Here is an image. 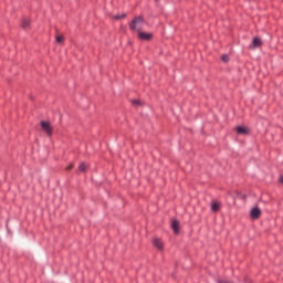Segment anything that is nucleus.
Returning a JSON list of instances; mask_svg holds the SVG:
<instances>
[{
  "mask_svg": "<svg viewBox=\"0 0 283 283\" xmlns=\"http://www.w3.org/2000/svg\"><path fill=\"white\" fill-rule=\"evenodd\" d=\"M280 182H282V184H283V177H280Z\"/></svg>",
  "mask_w": 283,
  "mask_h": 283,
  "instance_id": "17",
  "label": "nucleus"
},
{
  "mask_svg": "<svg viewBox=\"0 0 283 283\" xmlns=\"http://www.w3.org/2000/svg\"><path fill=\"white\" fill-rule=\"evenodd\" d=\"M260 46H262V39L254 38L251 45L252 50H255V48H260Z\"/></svg>",
  "mask_w": 283,
  "mask_h": 283,
  "instance_id": "8",
  "label": "nucleus"
},
{
  "mask_svg": "<svg viewBox=\"0 0 283 283\" xmlns=\"http://www.w3.org/2000/svg\"><path fill=\"white\" fill-rule=\"evenodd\" d=\"M153 244L155 248H157L158 251H163L164 247H165V243H163V240L158 239V238H155L153 240Z\"/></svg>",
  "mask_w": 283,
  "mask_h": 283,
  "instance_id": "5",
  "label": "nucleus"
},
{
  "mask_svg": "<svg viewBox=\"0 0 283 283\" xmlns=\"http://www.w3.org/2000/svg\"><path fill=\"white\" fill-rule=\"evenodd\" d=\"M21 27L23 30H29L30 29V19H28V18L22 19Z\"/></svg>",
  "mask_w": 283,
  "mask_h": 283,
  "instance_id": "9",
  "label": "nucleus"
},
{
  "mask_svg": "<svg viewBox=\"0 0 283 283\" xmlns=\"http://www.w3.org/2000/svg\"><path fill=\"white\" fill-rule=\"evenodd\" d=\"M114 19L115 20H118V19H125V14H117V15H114Z\"/></svg>",
  "mask_w": 283,
  "mask_h": 283,
  "instance_id": "14",
  "label": "nucleus"
},
{
  "mask_svg": "<svg viewBox=\"0 0 283 283\" xmlns=\"http://www.w3.org/2000/svg\"><path fill=\"white\" fill-rule=\"evenodd\" d=\"M41 127L48 136H52V126L50 125V122H43L42 120L41 122Z\"/></svg>",
  "mask_w": 283,
  "mask_h": 283,
  "instance_id": "2",
  "label": "nucleus"
},
{
  "mask_svg": "<svg viewBox=\"0 0 283 283\" xmlns=\"http://www.w3.org/2000/svg\"><path fill=\"white\" fill-rule=\"evenodd\" d=\"M171 229L176 234L180 233V222H178V220H174L171 222Z\"/></svg>",
  "mask_w": 283,
  "mask_h": 283,
  "instance_id": "7",
  "label": "nucleus"
},
{
  "mask_svg": "<svg viewBox=\"0 0 283 283\" xmlns=\"http://www.w3.org/2000/svg\"><path fill=\"white\" fill-rule=\"evenodd\" d=\"M71 169H74V165H73V164H70V165L66 167V171H71Z\"/></svg>",
  "mask_w": 283,
  "mask_h": 283,
  "instance_id": "16",
  "label": "nucleus"
},
{
  "mask_svg": "<svg viewBox=\"0 0 283 283\" xmlns=\"http://www.w3.org/2000/svg\"><path fill=\"white\" fill-rule=\"evenodd\" d=\"M78 170L83 172L87 171V164L85 163L80 164Z\"/></svg>",
  "mask_w": 283,
  "mask_h": 283,
  "instance_id": "11",
  "label": "nucleus"
},
{
  "mask_svg": "<svg viewBox=\"0 0 283 283\" xmlns=\"http://www.w3.org/2000/svg\"><path fill=\"white\" fill-rule=\"evenodd\" d=\"M138 39H140L142 41H151V39H154V34L139 31Z\"/></svg>",
  "mask_w": 283,
  "mask_h": 283,
  "instance_id": "3",
  "label": "nucleus"
},
{
  "mask_svg": "<svg viewBox=\"0 0 283 283\" xmlns=\"http://www.w3.org/2000/svg\"><path fill=\"white\" fill-rule=\"evenodd\" d=\"M211 211H213L214 213L216 212H218V211H220V203H218V202H212V205H211Z\"/></svg>",
  "mask_w": 283,
  "mask_h": 283,
  "instance_id": "10",
  "label": "nucleus"
},
{
  "mask_svg": "<svg viewBox=\"0 0 283 283\" xmlns=\"http://www.w3.org/2000/svg\"><path fill=\"white\" fill-rule=\"evenodd\" d=\"M140 99H133V105H140Z\"/></svg>",
  "mask_w": 283,
  "mask_h": 283,
  "instance_id": "15",
  "label": "nucleus"
},
{
  "mask_svg": "<svg viewBox=\"0 0 283 283\" xmlns=\"http://www.w3.org/2000/svg\"><path fill=\"white\" fill-rule=\"evenodd\" d=\"M221 61H223V63H229V55H222Z\"/></svg>",
  "mask_w": 283,
  "mask_h": 283,
  "instance_id": "13",
  "label": "nucleus"
},
{
  "mask_svg": "<svg viewBox=\"0 0 283 283\" xmlns=\"http://www.w3.org/2000/svg\"><path fill=\"white\" fill-rule=\"evenodd\" d=\"M250 216L252 218V220H258V218H260V216H262V210H260V208L254 207L251 209Z\"/></svg>",
  "mask_w": 283,
  "mask_h": 283,
  "instance_id": "4",
  "label": "nucleus"
},
{
  "mask_svg": "<svg viewBox=\"0 0 283 283\" xmlns=\"http://www.w3.org/2000/svg\"><path fill=\"white\" fill-rule=\"evenodd\" d=\"M143 25H145V20L138 17L132 21L130 30H136L137 32H140V30H143Z\"/></svg>",
  "mask_w": 283,
  "mask_h": 283,
  "instance_id": "1",
  "label": "nucleus"
},
{
  "mask_svg": "<svg viewBox=\"0 0 283 283\" xmlns=\"http://www.w3.org/2000/svg\"><path fill=\"white\" fill-rule=\"evenodd\" d=\"M55 41H56V43H63V41H65V36L59 34L55 36Z\"/></svg>",
  "mask_w": 283,
  "mask_h": 283,
  "instance_id": "12",
  "label": "nucleus"
},
{
  "mask_svg": "<svg viewBox=\"0 0 283 283\" xmlns=\"http://www.w3.org/2000/svg\"><path fill=\"white\" fill-rule=\"evenodd\" d=\"M224 283H229V282H224Z\"/></svg>",
  "mask_w": 283,
  "mask_h": 283,
  "instance_id": "18",
  "label": "nucleus"
},
{
  "mask_svg": "<svg viewBox=\"0 0 283 283\" xmlns=\"http://www.w3.org/2000/svg\"><path fill=\"white\" fill-rule=\"evenodd\" d=\"M237 134H239L240 136H247V134H249V129L244 126H238L235 128Z\"/></svg>",
  "mask_w": 283,
  "mask_h": 283,
  "instance_id": "6",
  "label": "nucleus"
}]
</instances>
